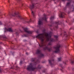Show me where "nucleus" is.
I'll return each instance as SVG.
<instances>
[{
    "mask_svg": "<svg viewBox=\"0 0 74 74\" xmlns=\"http://www.w3.org/2000/svg\"><path fill=\"white\" fill-rule=\"evenodd\" d=\"M43 22L39 20L38 22V27L40 30H42L43 33L38 34L36 36L37 38H38L40 40V44L38 43L40 47L43 48L44 50H48L49 52L52 51V47H48V46H51L52 45V42L55 41V40L51 38V36L52 32H50L48 34L45 32L46 30L45 28L42 26Z\"/></svg>",
    "mask_w": 74,
    "mask_h": 74,
    "instance_id": "nucleus-1",
    "label": "nucleus"
},
{
    "mask_svg": "<svg viewBox=\"0 0 74 74\" xmlns=\"http://www.w3.org/2000/svg\"><path fill=\"white\" fill-rule=\"evenodd\" d=\"M36 58H32L31 60L32 62H33V64L30 63V65L28 66L27 69V70L28 71H37V70L40 69L42 68V66L39 64L38 65L37 67L35 66L34 67L33 66H36L37 63H38V60L36 61Z\"/></svg>",
    "mask_w": 74,
    "mask_h": 74,
    "instance_id": "nucleus-2",
    "label": "nucleus"
},
{
    "mask_svg": "<svg viewBox=\"0 0 74 74\" xmlns=\"http://www.w3.org/2000/svg\"><path fill=\"white\" fill-rule=\"evenodd\" d=\"M12 16H15L16 15H17V17H18V18L21 19V21H23V23H29V22H32V20L31 19L28 21H26L25 20L24 18L19 15V12H15L14 13V14H12Z\"/></svg>",
    "mask_w": 74,
    "mask_h": 74,
    "instance_id": "nucleus-3",
    "label": "nucleus"
},
{
    "mask_svg": "<svg viewBox=\"0 0 74 74\" xmlns=\"http://www.w3.org/2000/svg\"><path fill=\"white\" fill-rule=\"evenodd\" d=\"M61 47L60 45L59 44H57L56 45L53 47V48L55 49V51H54L55 53H59L60 52V48Z\"/></svg>",
    "mask_w": 74,
    "mask_h": 74,
    "instance_id": "nucleus-4",
    "label": "nucleus"
},
{
    "mask_svg": "<svg viewBox=\"0 0 74 74\" xmlns=\"http://www.w3.org/2000/svg\"><path fill=\"white\" fill-rule=\"evenodd\" d=\"M38 3H36V4L33 3L32 5H30L29 7V8L31 9L32 11V15H33L34 18H35L36 17H35V15H34V14L35 12H34V11H33L32 10L34 8V6H35V5H38Z\"/></svg>",
    "mask_w": 74,
    "mask_h": 74,
    "instance_id": "nucleus-5",
    "label": "nucleus"
},
{
    "mask_svg": "<svg viewBox=\"0 0 74 74\" xmlns=\"http://www.w3.org/2000/svg\"><path fill=\"white\" fill-rule=\"evenodd\" d=\"M23 29L25 32L26 33H28L27 34H24L23 35H22V37H28L29 36V34H32V32L29 31H28L27 30V28H23Z\"/></svg>",
    "mask_w": 74,
    "mask_h": 74,
    "instance_id": "nucleus-6",
    "label": "nucleus"
},
{
    "mask_svg": "<svg viewBox=\"0 0 74 74\" xmlns=\"http://www.w3.org/2000/svg\"><path fill=\"white\" fill-rule=\"evenodd\" d=\"M62 23L60 21H56L55 22V26L53 28V30H56V29H58V25H61Z\"/></svg>",
    "mask_w": 74,
    "mask_h": 74,
    "instance_id": "nucleus-7",
    "label": "nucleus"
},
{
    "mask_svg": "<svg viewBox=\"0 0 74 74\" xmlns=\"http://www.w3.org/2000/svg\"><path fill=\"white\" fill-rule=\"evenodd\" d=\"M36 54L39 55V58H43L44 56V55L42 53L41 51L40 50L38 49L36 52Z\"/></svg>",
    "mask_w": 74,
    "mask_h": 74,
    "instance_id": "nucleus-8",
    "label": "nucleus"
},
{
    "mask_svg": "<svg viewBox=\"0 0 74 74\" xmlns=\"http://www.w3.org/2000/svg\"><path fill=\"white\" fill-rule=\"evenodd\" d=\"M49 62L50 65V66L52 67L55 66L54 64H53V62H54V59H50V60H49Z\"/></svg>",
    "mask_w": 74,
    "mask_h": 74,
    "instance_id": "nucleus-9",
    "label": "nucleus"
},
{
    "mask_svg": "<svg viewBox=\"0 0 74 74\" xmlns=\"http://www.w3.org/2000/svg\"><path fill=\"white\" fill-rule=\"evenodd\" d=\"M12 32L13 30H12L11 28H10L9 27H7L6 28L5 27L4 32Z\"/></svg>",
    "mask_w": 74,
    "mask_h": 74,
    "instance_id": "nucleus-10",
    "label": "nucleus"
},
{
    "mask_svg": "<svg viewBox=\"0 0 74 74\" xmlns=\"http://www.w3.org/2000/svg\"><path fill=\"white\" fill-rule=\"evenodd\" d=\"M60 30L61 32H62V34H61V36L63 34L64 36H65L66 37H67V35L66 32L62 29H61Z\"/></svg>",
    "mask_w": 74,
    "mask_h": 74,
    "instance_id": "nucleus-11",
    "label": "nucleus"
},
{
    "mask_svg": "<svg viewBox=\"0 0 74 74\" xmlns=\"http://www.w3.org/2000/svg\"><path fill=\"white\" fill-rule=\"evenodd\" d=\"M70 2L67 3L66 8L64 9V10H66L67 8H70Z\"/></svg>",
    "mask_w": 74,
    "mask_h": 74,
    "instance_id": "nucleus-12",
    "label": "nucleus"
},
{
    "mask_svg": "<svg viewBox=\"0 0 74 74\" xmlns=\"http://www.w3.org/2000/svg\"><path fill=\"white\" fill-rule=\"evenodd\" d=\"M3 38L5 40H7V37L5 35L0 36V38Z\"/></svg>",
    "mask_w": 74,
    "mask_h": 74,
    "instance_id": "nucleus-13",
    "label": "nucleus"
},
{
    "mask_svg": "<svg viewBox=\"0 0 74 74\" xmlns=\"http://www.w3.org/2000/svg\"><path fill=\"white\" fill-rule=\"evenodd\" d=\"M66 14L64 12H61L60 15V16L61 18H64V15Z\"/></svg>",
    "mask_w": 74,
    "mask_h": 74,
    "instance_id": "nucleus-14",
    "label": "nucleus"
},
{
    "mask_svg": "<svg viewBox=\"0 0 74 74\" xmlns=\"http://www.w3.org/2000/svg\"><path fill=\"white\" fill-rule=\"evenodd\" d=\"M44 17L42 18V19L43 20H44L45 22H47V15L45 14H44Z\"/></svg>",
    "mask_w": 74,
    "mask_h": 74,
    "instance_id": "nucleus-15",
    "label": "nucleus"
},
{
    "mask_svg": "<svg viewBox=\"0 0 74 74\" xmlns=\"http://www.w3.org/2000/svg\"><path fill=\"white\" fill-rule=\"evenodd\" d=\"M55 19V16H51L50 18V22L51 23H53V22H52V20H53V19Z\"/></svg>",
    "mask_w": 74,
    "mask_h": 74,
    "instance_id": "nucleus-16",
    "label": "nucleus"
},
{
    "mask_svg": "<svg viewBox=\"0 0 74 74\" xmlns=\"http://www.w3.org/2000/svg\"><path fill=\"white\" fill-rule=\"evenodd\" d=\"M62 57H60V58H58V61H59V62H61V61H62Z\"/></svg>",
    "mask_w": 74,
    "mask_h": 74,
    "instance_id": "nucleus-17",
    "label": "nucleus"
},
{
    "mask_svg": "<svg viewBox=\"0 0 74 74\" xmlns=\"http://www.w3.org/2000/svg\"><path fill=\"white\" fill-rule=\"evenodd\" d=\"M54 37L55 38H56V40H58V35H54Z\"/></svg>",
    "mask_w": 74,
    "mask_h": 74,
    "instance_id": "nucleus-18",
    "label": "nucleus"
},
{
    "mask_svg": "<svg viewBox=\"0 0 74 74\" xmlns=\"http://www.w3.org/2000/svg\"><path fill=\"white\" fill-rule=\"evenodd\" d=\"M71 64H74V59H73V60H71Z\"/></svg>",
    "mask_w": 74,
    "mask_h": 74,
    "instance_id": "nucleus-19",
    "label": "nucleus"
},
{
    "mask_svg": "<svg viewBox=\"0 0 74 74\" xmlns=\"http://www.w3.org/2000/svg\"><path fill=\"white\" fill-rule=\"evenodd\" d=\"M67 61V60H66L65 61L63 62V63L65 64V65H66V62Z\"/></svg>",
    "mask_w": 74,
    "mask_h": 74,
    "instance_id": "nucleus-20",
    "label": "nucleus"
},
{
    "mask_svg": "<svg viewBox=\"0 0 74 74\" xmlns=\"http://www.w3.org/2000/svg\"><path fill=\"white\" fill-rule=\"evenodd\" d=\"M16 35L18 36V35H19V32H16Z\"/></svg>",
    "mask_w": 74,
    "mask_h": 74,
    "instance_id": "nucleus-21",
    "label": "nucleus"
},
{
    "mask_svg": "<svg viewBox=\"0 0 74 74\" xmlns=\"http://www.w3.org/2000/svg\"><path fill=\"white\" fill-rule=\"evenodd\" d=\"M60 67H61L62 69L63 68V65L62 64H60Z\"/></svg>",
    "mask_w": 74,
    "mask_h": 74,
    "instance_id": "nucleus-22",
    "label": "nucleus"
},
{
    "mask_svg": "<svg viewBox=\"0 0 74 74\" xmlns=\"http://www.w3.org/2000/svg\"><path fill=\"white\" fill-rule=\"evenodd\" d=\"M22 64V61H20V65H21V64Z\"/></svg>",
    "mask_w": 74,
    "mask_h": 74,
    "instance_id": "nucleus-23",
    "label": "nucleus"
},
{
    "mask_svg": "<svg viewBox=\"0 0 74 74\" xmlns=\"http://www.w3.org/2000/svg\"><path fill=\"white\" fill-rule=\"evenodd\" d=\"M46 71V70L45 69H44L42 71V72H43V73H45V71Z\"/></svg>",
    "mask_w": 74,
    "mask_h": 74,
    "instance_id": "nucleus-24",
    "label": "nucleus"
},
{
    "mask_svg": "<svg viewBox=\"0 0 74 74\" xmlns=\"http://www.w3.org/2000/svg\"><path fill=\"white\" fill-rule=\"evenodd\" d=\"M2 25V23H1V22L0 21V25Z\"/></svg>",
    "mask_w": 74,
    "mask_h": 74,
    "instance_id": "nucleus-25",
    "label": "nucleus"
},
{
    "mask_svg": "<svg viewBox=\"0 0 74 74\" xmlns=\"http://www.w3.org/2000/svg\"><path fill=\"white\" fill-rule=\"evenodd\" d=\"M22 5L23 6H25V4H22Z\"/></svg>",
    "mask_w": 74,
    "mask_h": 74,
    "instance_id": "nucleus-26",
    "label": "nucleus"
},
{
    "mask_svg": "<svg viewBox=\"0 0 74 74\" xmlns=\"http://www.w3.org/2000/svg\"><path fill=\"white\" fill-rule=\"evenodd\" d=\"M1 71H2V70H1V69L0 68V72H1Z\"/></svg>",
    "mask_w": 74,
    "mask_h": 74,
    "instance_id": "nucleus-27",
    "label": "nucleus"
},
{
    "mask_svg": "<svg viewBox=\"0 0 74 74\" xmlns=\"http://www.w3.org/2000/svg\"><path fill=\"white\" fill-rule=\"evenodd\" d=\"M61 70L62 71V72H63V69H61Z\"/></svg>",
    "mask_w": 74,
    "mask_h": 74,
    "instance_id": "nucleus-28",
    "label": "nucleus"
},
{
    "mask_svg": "<svg viewBox=\"0 0 74 74\" xmlns=\"http://www.w3.org/2000/svg\"><path fill=\"white\" fill-rule=\"evenodd\" d=\"M5 26H7V24H5L4 25Z\"/></svg>",
    "mask_w": 74,
    "mask_h": 74,
    "instance_id": "nucleus-29",
    "label": "nucleus"
},
{
    "mask_svg": "<svg viewBox=\"0 0 74 74\" xmlns=\"http://www.w3.org/2000/svg\"><path fill=\"white\" fill-rule=\"evenodd\" d=\"M49 26H50V27H51V26H52V25H49Z\"/></svg>",
    "mask_w": 74,
    "mask_h": 74,
    "instance_id": "nucleus-30",
    "label": "nucleus"
},
{
    "mask_svg": "<svg viewBox=\"0 0 74 74\" xmlns=\"http://www.w3.org/2000/svg\"><path fill=\"white\" fill-rule=\"evenodd\" d=\"M51 31H52V30H53V29H51Z\"/></svg>",
    "mask_w": 74,
    "mask_h": 74,
    "instance_id": "nucleus-31",
    "label": "nucleus"
},
{
    "mask_svg": "<svg viewBox=\"0 0 74 74\" xmlns=\"http://www.w3.org/2000/svg\"><path fill=\"white\" fill-rule=\"evenodd\" d=\"M26 55H28V53H27V52L26 53Z\"/></svg>",
    "mask_w": 74,
    "mask_h": 74,
    "instance_id": "nucleus-32",
    "label": "nucleus"
},
{
    "mask_svg": "<svg viewBox=\"0 0 74 74\" xmlns=\"http://www.w3.org/2000/svg\"><path fill=\"white\" fill-rule=\"evenodd\" d=\"M73 71H74V68L73 69Z\"/></svg>",
    "mask_w": 74,
    "mask_h": 74,
    "instance_id": "nucleus-33",
    "label": "nucleus"
},
{
    "mask_svg": "<svg viewBox=\"0 0 74 74\" xmlns=\"http://www.w3.org/2000/svg\"><path fill=\"white\" fill-rule=\"evenodd\" d=\"M62 0V1H64V0ZM68 0V1H69V0Z\"/></svg>",
    "mask_w": 74,
    "mask_h": 74,
    "instance_id": "nucleus-34",
    "label": "nucleus"
},
{
    "mask_svg": "<svg viewBox=\"0 0 74 74\" xmlns=\"http://www.w3.org/2000/svg\"><path fill=\"white\" fill-rule=\"evenodd\" d=\"M30 1H33V0H30Z\"/></svg>",
    "mask_w": 74,
    "mask_h": 74,
    "instance_id": "nucleus-35",
    "label": "nucleus"
},
{
    "mask_svg": "<svg viewBox=\"0 0 74 74\" xmlns=\"http://www.w3.org/2000/svg\"><path fill=\"white\" fill-rule=\"evenodd\" d=\"M66 22L67 23V21H66Z\"/></svg>",
    "mask_w": 74,
    "mask_h": 74,
    "instance_id": "nucleus-36",
    "label": "nucleus"
},
{
    "mask_svg": "<svg viewBox=\"0 0 74 74\" xmlns=\"http://www.w3.org/2000/svg\"><path fill=\"white\" fill-rule=\"evenodd\" d=\"M24 8H25V7H24Z\"/></svg>",
    "mask_w": 74,
    "mask_h": 74,
    "instance_id": "nucleus-37",
    "label": "nucleus"
},
{
    "mask_svg": "<svg viewBox=\"0 0 74 74\" xmlns=\"http://www.w3.org/2000/svg\"><path fill=\"white\" fill-rule=\"evenodd\" d=\"M46 74H48V73H46Z\"/></svg>",
    "mask_w": 74,
    "mask_h": 74,
    "instance_id": "nucleus-38",
    "label": "nucleus"
},
{
    "mask_svg": "<svg viewBox=\"0 0 74 74\" xmlns=\"http://www.w3.org/2000/svg\"><path fill=\"white\" fill-rule=\"evenodd\" d=\"M18 0V1H20V0Z\"/></svg>",
    "mask_w": 74,
    "mask_h": 74,
    "instance_id": "nucleus-39",
    "label": "nucleus"
},
{
    "mask_svg": "<svg viewBox=\"0 0 74 74\" xmlns=\"http://www.w3.org/2000/svg\"><path fill=\"white\" fill-rule=\"evenodd\" d=\"M53 0V1H54L55 0Z\"/></svg>",
    "mask_w": 74,
    "mask_h": 74,
    "instance_id": "nucleus-40",
    "label": "nucleus"
},
{
    "mask_svg": "<svg viewBox=\"0 0 74 74\" xmlns=\"http://www.w3.org/2000/svg\"><path fill=\"white\" fill-rule=\"evenodd\" d=\"M8 2H9V1H8Z\"/></svg>",
    "mask_w": 74,
    "mask_h": 74,
    "instance_id": "nucleus-41",
    "label": "nucleus"
}]
</instances>
